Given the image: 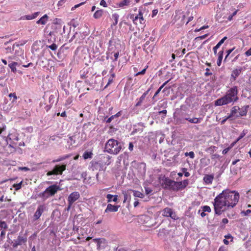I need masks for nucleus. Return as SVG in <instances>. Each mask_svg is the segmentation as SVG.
Masks as SVG:
<instances>
[{"label":"nucleus","mask_w":251,"mask_h":251,"mask_svg":"<svg viewBox=\"0 0 251 251\" xmlns=\"http://www.w3.org/2000/svg\"><path fill=\"white\" fill-rule=\"evenodd\" d=\"M239 194L235 191L225 190L214 199V206L216 214L221 215L227 207H234L239 200Z\"/></svg>","instance_id":"1"},{"label":"nucleus","mask_w":251,"mask_h":251,"mask_svg":"<svg viewBox=\"0 0 251 251\" xmlns=\"http://www.w3.org/2000/svg\"><path fill=\"white\" fill-rule=\"evenodd\" d=\"M238 92L237 86H233L226 92L224 97L217 100L215 104L221 106L236 101L238 100Z\"/></svg>","instance_id":"2"},{"label":"nucleus","mask_w":251,"mask_h":251,"mask_svg":"<svg viewBox=\"0 0 251 251\" xmlns=\"http://www.w3.org/2000/svg\"><path fill=\"white\" fill-rule=\"evenodd\" d=\"M122 148V143L114 139H109L105 146L106 151L113 154L119 153Z\"/></svg>","instance_id":"3"},{"label":"nucleus","mask_w":251,"mask_h":251,"mask_svg":"<svg viewBox=\"0 0 251 251\" xmlns=\"http://www.w3.org/2000/svg\"><path fill=\"white\" fill-rule=\"evenodd\" d=\"M59 190V186L52 185L48 187L44 192L41 193L39 196L44 199H47L50 196L54 195Z\"/></svg>","instance_id":"4"},{"label":"nucleus","mask_w":251,"mask_h":251,"mask_svg":"<svg viewBox=\"0 0 251 251\" xmlns=\"http://www.w3.org/2000/svg\"><path fill=\"white\" fill-rule=\"evenodd\" d=\"M175 119L176 121V122L177 124H184L185 120L189 121L191 123L199 124V123H200L202 120V118H196V117H193V118L187 117V118H185L184 119H180V118L177 117L176 116H175Z\"/></svg>","instance_id":"5"},{"label":"nucleus","mask_w":251,"mask_h":251,"mask_svg":"<svg viewBox=\"0 0 251 251\" xmlns=\"http://www.w3.org/2000/svg\"><path fill=\"white\" fill-rule=\"evenodd\" d=\"M165 185L169 189L177 191L180 190V185L181 184L179 182L166 178Z\"/></svg>","instance_id":"6"},{"label":"nucleus","mask_w":251,"mask_h":251,"mask_svg":"<svg viewBox=\"0 0 251 251\" xmlns=\"http://www.w3.org/2000/svg\"><path fill=\"white\" fill-rule=\"evenodd\" d=\"M66 169V165H56L53 169L47 173V175L50 176L52 175H61Z\"/></svg>","instance_id":"7"},{"label":"nucleus","mask_w":251,"mask_h":251,"mask_svg":"<svg viewBox=\"0 0 251 251\" xmlns=\"http://www.w3.org/2000/svg\"><path fill=\"white\" fill-rule=\"evenodd\" d=\"M162 215L163 217H170L173 220H177L178 217L176 215L174 210L169 207L163 209L162 211Z\"/></svg>","instance_id":"8"},{"label":"nucleus","mask_w":251,"mask_h":251,"mask_svg":"<svg viewBox=\"0 0 251 251\" xmlns=\"http://www.w3.org/2000/svg\"><path fill=\"white\" fill-rule=\"evenodd\" d=\"M88 168L91 171H100L102 169V164L100 161L92 160L90 162Z\"/></svg>","instance_id":"9"},{"label":"nucleus","mask_w":251,"mask_h":251,"mask_svg":"<svg viewBox=\"0 0 251 251\" xmlns=\"http://www.w3.org/2000/svg\"><path fill=\"white\" fill-rule=\"evenodd\" d=\"M93 242L97 243L98 250H103L107 246V242L104 238H95Z\"/></svg>","instance_id":"10"},{"label":"nucleus","mask_w":251,"mask_h":251,"mask_svg":"<svg viewBox=\"0 0 251 251\" xmlns=\"http://www.w3.org/2000/svg\"><path fill=\"white\" fill-rule=\"evenodd\" d=\"M245 70V68L243 67H238L234 69L231 73L230 80L235 81L236 78L239 76L242 71Z\"/></svg>","instance_id":"11"},{"label":"nucleus","mask_w":251,"mask_h":251,"mask_svg":"<svg viewBox=\"0 0 251 251\" xmlns=\"http://www.w3.org/2000/svg\"><path fill=\"white\" fill-rule=\"evenodd\" d=\"M45 209V206L44 205H40L38 206L37 210L33 215L34 221H36L39 219L42 213L44 212Z\"/></svg>","instance_id":"12"},{"label":"nucleus","mask_w":251,"mask_h":251,"mask_svg":"<svg viewBox=\"0 0 251 251\" xmlns=\"http://www.w3.org/2000/svg\"><path fill=\"white\" fill-rule=\"evenodd\" d=\"M5 138L7 143H8V142L9 141L10 144H15V142L19 140V138L16 133L9 134L7 137H6ZM10 146L13 147L11 144H10Z\"/></svg>","instance_id":"13"},{"label":"nucleus","mask_w":251,"mask_h":251,"mask_svg":"<svg viewBox=\"0 0 251 251\" xmlns=\"http://www.w3.org/2000/svg\"><path fill=\"white\" fill-rule=\"evenodd\" d=\"M80 197V194L78 192H73L70 194L68 198V202L70 203H74Z\"/></svg>","instance_id":"14"},{"label":"nucleus","mask_w":251,"mask_h":251,"mask_svg":"<svg viewBox=\"0 0 251 251\" xmlns=\"http://www.w3.org/2000/svg\"><path fill=\"white\" fill-rule=\"evenodd\" d=\"M26 241V238L23 236H19L17 239L13 241L12 246L14 248H16L18 246H20L25 243Z\"/></svg>","instance_id":"15"},{"label":"nucleus","mask_w":251,"mask_h":251,"mask_svg":"<svg viewBox=\"0 0 251 251\" xmlns=\"http://www.w3.org/2000/svg\"><path fill=\"white\" fill-rule=\"evenodd\" d=\"M249 108V105H245L242 106L241 108L239 107V114L238 115H236V117L246 116L248 112Z\"/></svg>","instance_id":"16"},{"label":"nucleus","mask_w":251,"mask_h":251,"mask_svg":"<svg viewBox=\"0 0 251 251\" xmlns=\"http://www.w3.org/2000/svg\"><path fill=\"white\" fill-rule=\"evenodd\" d=\"M119 207V206L118 205H113L111 204H108L107 207L104 211V212L107 213L108 212H117Z\"/></svg>","instance_id":"17"},{"label":"nucleus","mask_w":251,"mask_h":251,"mask_svg":"<svg viewBox=\"0 0 251 251\" xmlns=\"http://www.w3.org/2000/svg\"><path fill=\"white\" fill-rule=\"evenodd\" d=\"M239 107L238 106H233L231 110L230 114L227 116V118H230L233 116H236L237 114V113H239Z\"/></svg>","instance_id":"18"},{"label":"nucleus","mask_w":251,"mask_h":251,"mask_svg":"<svg viewBox=\"0 0 251 251\" xmlns=\"http://www.w3.org/2000/svg\"><path fill=\"white\" fill-rule=\"evenodd\" d=\"M227 39L226 36L224 37L223 39H222L218 44L213 47V50L215 54H217V51L218 49L220 48V47L224 43L225 41Z\"/></svg>","instance_id":"19"},{"label":"nucleus","mask_w":251,"mask_h":251,"mask_svg":"<svg viewBox=\"0 0 251 251\" xmlns=\"http://www.w3.org/2000/svg\"><path fill=\"white\" fill-rule=\"evenodd\" d=\"M48 19V16L47 14H45L43 17H42L39 20H38L36 23L37 24H41L44 25L47 23Z\"/></svg>","instance_id":"20"},{"label":"nucleus","mask_w":251,"mask_h":251,"mask_svg":"<svg viewBox=\"0 0 251 251\" xmlns=\"http://www.w3.org/2000/svg\"><path fill=\"white\" fill-rule=\"evenodd\" d=\"M224 54V50H220L218 53V59L217 61V64L218 66H220L221 65L222 61L223 58Z\"/></svg>","instance_id":"21"},{"label":"nucleus","mask_w":251,"mask_h":251,"mask_svg":"<svg viewBox=\"0 0 251 251\" xmlns=\"http://www.w3.org/2000/svg\"><path fill=\"white\" fill-rule=\"evenodd\" d=\"M106 198L107 199V201L108 202L111 201L116 202L118 200V196L117 195H112L111 194H107L106 195Z\"/></svg>","instance_id":"22"},{"label":"nucleus","mask_w":251,"mask_h":251,"mask_svg":"<svg viewBox=\"0 0 251 251\" xmlns=\"http://www.w3.org/2000/svg\"><path fill=\"white\" fill-rule=\"evenodd\" d=\"M103 11L102 9L97 10L94 14L93 17L95 19L100 18L103 15Z\"/></svg>","instance_id":"23"},{"label":"nucleus","mask_w":251,"mask_h":251,"mask_svg":"<svg viewBox=\"0 0 251 251\" xmlns=\"http://www.w3.org/2000/svg\"><path fill=\"white\" fill-rule=\"evenodd\" d=\"M146 97L142 95L139 99H137L136 100L137 101V103L135 104L136 107H138L141 105V104L143 103L145 100Z\"/></svg>","instance_id":"24"},{"label":"nucleus","mask_w":251,"mask_h":251,"mask_svg":"<svg viewBox=\"0 0 251 251\" xmlns=\"http://www.w3.org/2000/svg\"><path fill=\"white\" fill-rule=\"evenodd\" d=\"M18 65V63L16 62H12L8 64V66L11 69V70L13 73H15L17 71L16 66Z\"/></svg>","instance_id":"25"},{"label":"nucleus","mask_w":251,"mask_h":251,"mask_svg":"<svg viewBox=\"0 0 251 251\" xmlns=\"http://www.w3.org/2000/svg\"><path fill=\"white\" fill-rule=\"evenodd\" d=\"M213 177L211 175H206L203 177V180L207 184L212 183Z\"/></svg>","instance_id":"26"},{"label":"nucleus","mask_w":251,"mask_h":251,"mask_svg":"<svg viewBox=\"0 0 251 251\" xmlns=\"http://www.w3.org/2000/svg\"><path fill=\"white\" fill-rule=\"evenodd\" d=\"M93 153L91 151H86L83 154L84 159H91L92 158Z\"/></svg>","instance_id":"27"},{"label":"nucleus","mask_w":251,"mask_h":251,"mask_svg":"<svg viewBox=\"0 0 251 251\" xmlns=\"http://www.w3.org/2000/svg\"><path fill=\"white\" fill-rule=\"evenodd\" d=\"M179 183L181 184L180 185V190H182V189L185 188L188 185L189 181L188 179H185V180H183V181L179 182Z\"/></svg>","instance_id":"28"},{"label":"nucleus","mask_w":251,"mask_h":251,"mask_svg":"<svg viewBox=\"0 0 251 251\" xmlns=\"http://www.w3.org/2000/svg\"><path fill=\"white\" fill-rule=\"evenodd\" d=\"M6 126L5 125H3L1 127H0V134L3 138H6V134L4 133Z\"/></svg>","instance_id":"29"},{"label":"nucleus","mask_w":251,"mask_h":251,"mask_svg":"<svg viewBox=\"0 0 251 251\" xmlns=\"http://www.w3.org/2000/svg\"><path fill=\"white\" fill-rule=\"evenodd\" d=\"M133 196L135 197L143 198L144 196V195L138 191L133 190Z\"/></svg>","instance_id":"30"},{"label":"nucleus","mask_w":251,"mask_h":251,"mask_svg":"<svg viewBox=\"0 0 251 251\" xmlns=\"http://www.w3.org/2000/svg\"><path fill=\"white\" fill-rule=\"evenodd\" d=\"M130 2V0H124L119 3V7H124L125 6L128 5Z\"/></svg>","instance_id":"31"},{"label":"nucleus","mask_w":251,"mask_h":251,"mask_svg":"<svg viewBox=\"0 0 251 251\" xmlns=\"http://www.w3.org/2000/svg\"><path fill=\"white\" fill-rule=\"evenodd\" d=\"M225 239H224L223 242H224V244L226 245H228L229 244V241H228V239H230L231 241H232L233 238L230 234H228L227 235H226L225 236Z\"/></svg>","instance_id":"32"},{"label":"nucleus","mask_w":251,"mask_h":251,"mask_svg":"<svg viewBox=\"0 0 251 251\" xmlns=\"http://www.w3.org/2000/svg\"><path fill=\"white\" fill-rule=\"evenodd\" d=\"M143 14H142L141 11L139 10L138 14L133 18V22L135 23V22L138 19H142L143 20Z\"/></svg>","instance_id":"33"},{"label":"nucleus","mask_w":251,"mask_h":251,"mask_svg":"<svg viewBox=\"0 0 251 251\" xmlns=\"http://www.w3.org/2000/svg\"><path fill=\"white\" fill-rule=\"evenodd\" d=\"M112 18L114 19V22L113 23V25H116L118 23V19L119 18V16L118 14L117 13H114L112 15Z\"/></svg>","instance_id":"34"},{"label":"nucleus","mask_w":251,"mask_h":251,"mask_svg":"<svg viewBox=\"0 0 251 251\" xmlns=\"http://www.w3.org/2000/svg\"><path fill=\"white\" fill-rule=\"evenodd\" d=\"M184 155L185 156H189L192 159L195 157V153L193 151L186 152L185 153Z\"/></svg>","instance_id":"35"},{"label":"nucleus","mask_w":251,"mask_h":251,"mask_svg":"<svg viewBox=\"0 0 251 251\" xmlns=\"http://www.w3.org/2000/svg\"><path fill=\"white\" fill-rule=\"evenodd\" d=\"M22 181L20 183L14 184L13 185V187L16 190H18L22 187Z\"/></svg>","instance_id":"36"},{"label":"nucleus","mask_w":251,"mask_h":251,"mask_svg":"<svg viewBox=\"0 0 251 251\" xmlns=\"http://www.w3.org/2000/svg\"><path fill=\"white\" fill-rule=\"evenodd\" d=\"M201 208L204 212H210L211 211L210 207L207 205L203 206L201 207Z\"/></svg>","instance_id":"37"},{"label":"nucleus","mask_w":251,"mask_h":251,"mask_svg":"<svg viewBox=\"0 0 251 251\" xmlns=\"http://www.w3.org/2000/svg\"><path fill=\"white\" fill-rule=\"evenodd\" d=\"M22 19L26 20H30L34 19L33 18V17H32V14H31V15H25V16L23 17Z\"/></svg>","instance_id":"38"},{"label":"nucleus","mask_w":251,"mask_h":251,"mask_svg":"<svg viewBox=\"0 0 251 251\" xmlns=\"http://www.w3.org/2000/svg\"><path fill=\"white\" fill-rule=\"evenodd\" d=\"M0 227L3 229L6 228L7 226L6 223L4 221H0Z\"/></svg>","instance_id":"39"},{"label":"nucleus","mask_w":251,"mask_h":251,"mask_svg":"<svg viewBox=\"0 0 251 251\" xmlns=\"http://www.w3.org/2000/svg\"><path fill=\"white\" fill-rule=\"evenodd\" d=\"M187 171V169L186 168H184L182 169V171L183 173H184L185 176L188 177L190 176V174Z\"/></svg>","instance_id":"40"},{"label":"nucleus","mask_w":251,"mask_h":251,"mask_svg":"<svg viewBox=\"0 0 251 251\" xmlns=\"http://www.w3.org/2000/svg\"><path fill=\"white\" fill-rule=\"evenodd\" d=\"M47 47L52 50H55L57 49V46L55 44H52L50 46H47Z\"/></svg>","instance_id":"41"},{"label":"nucleus","mask_w":251,"mask_h":251,"mask_svg":"<svg viewBox=\"0 0 251 251\" xmlns=\"http://www.w3.org/2000/svg\"><path fill=\"white\" fill-rule=\"evenodd\" d=\"M208 36V34H204L203 35H202V36H199V37H196L195 39V41H198L199 40H202V39H205L207 36Z\"/></svg>","instance_id":"42"},{"label":"nucleus","mask_w":251,"mask_h":251,"mask_svg":"<svg viewBox=\"0 0 251 251\" xmlns=\"http://www.w3.org/2000/svg\"><path fill=\"white\" fill-rule=\"evenodd\" d=\"M144 188H145L146 194L147 195H149L152 192V190L148 187H144Z\"/></svg>","instance_id":"43"},{"label":"nucleus","mask_w":251,"mask_h":251,"mask_svg":"<svg viewBox=\"0 0 251 251\" xmlns=\"http://www.w3.org/2000/svg\"><path fill=\"white\" fill-rule=\"evenodd\" d=\"M250 213H251V210L250 209H248L246 211H243L241 212V214L244 216H248Z\"/></svg>","instance_id":"44"},{"label":"nucleus","mask_w":251,"mask_h":251,"mask_svg":"<svg viewBox=\"0 0 251 251\" xmlns=\"http://www.w3.org/2000/svg\"><path fill=\"white\" fill-rule=\"evenodd\" d=\"M5 231L4 230H2L0 233V242L1 241H2L5 238Z\"/></svg>","instance_id":"45"},{"label":"nucleus","mask_w":251,"mask_h":251,"mask_svg":"<svg viewBox=\"0 0 251 251\" xmlns=\"http://www.w3.org/2000/svg\"><path fill=\"white\" fill-rule=\"evenodd\" d=\"M147 67H148V66L146 68L144 69L142 71L137 73L135 74V76H137V75H142L145 74V73H146V69H147Z\"/></svg>","instance_id":"46"},{"label":"nucleus","mask_w":251,"mask_h":251,"mask_svg":"<svg viewBox=\"0 0 251 251\" xmlns=\"http://www.w3.org/2000/svg\"><path fill=\"white\" fill-rule=\"evenodd\" d=\"M115 118H116L114 116V115H112L111 117H110L109 118H108L107 119V120H106V122L107 123H110L111 122L112 120L114 119Z\"/></svg>","instance_id":"47"},{"label":"nucleus","mask_w":251,"mask_h":251,"mask_svg":"<svg viewBox=\"0 0 251 251\" xmlns=\"http://www.w3.org/2000/svg\"><path fill=\"white\" fill-rule=\"evenodd\" d=\"M163 88L161 87H160L158 90L156 91V92L155 93L152 99H154V98L157 96L158 95V94L160 93V92L161 91V90Z\"/></svg>","instance_id":"48"},{"label":"nucleus","mask_w":251,"mask_h":251,"mask_svg":"<svg viewBox=\"0 0 251 251\" xmlns=\"http://www.w3.org/2000/svg\"><path fill=\"white\" fill-rule=\"evenodd\" d=\"M84 3H85V2H81V3H80L78 4H76V5H75L74 7H73L72 8V9H71V10H75V9H76V8H77V7H79L80 6H81V5H82L84 4Z\"/></svg>","instance_id":"49"},{"label":"nucleus","mask_w":251,"mask_h":251,"mask_svg":"<svg viewBox=\"0 0 251 251\" xmlns=\"http://www.w3.org/2000/svg\"><path fill=\"white\" fill-rule=\"evenodd\" d=\"M18 170L19 171H27L29 170V169L26 167H20L18 168Z\"/></svg>","instance_id":"50"},{"label":"nucleus","mask_w":251,"mask_h":251,"mask_svg":"<svg viewBox=\"0 0 251 251\" xmlns=\"http://www.w3.org/2000/svg\"><path fill=\"white\" fill-rule=\"evenodd\" d=\"M68 142L71 145H73V144H74L75 142V140H74V137H70Z\"/></svg>","instance_id":"51"},{"label":"nucleus","mask_w":251,"mask_h":251,"mask_svg":"<svg viewBox=\"0 0 251 251\" xmlns=\"http://www.w3.org/2000/svg\"><path fill=\"white\" fill-rule=\"evenodd\" d=\"M9 97L10 98H13L14 99V100H16L17 99V97L16 96V95L15 93H10L9 94Z\"/></svg>","instance_id":"52"},{"label":"nucleus","mask_w":251,"mask_h":251,"mask_svg":"<svg viewBox=\"0 0 251 251\" xmlns=\"http://www.w3.org/2000/svg\"><path fill=\"white\" fill-rule=\"evenodd\" d=\"M231 149V147H228V148L224 149L223 151H222V153L223 154H226V153H227L228 152V151Z\"/></svg>","instance_id":"53"},{"label":"nucleus","mask_w":251,"mask_h":251,"mask_svg":"<svg viewBox=\"0 0 251 251\" xmlns=\"http://www.w3.org/2000/svg\"><path fill=\"white\" fill-rule=\"evenodd\" d=\"M67 0H60L58 2V6H61L63 5V4L67 1Z\"/></svg>","instance_id":"54"},{"label":"nucleus","mask_w":251,"mask_h":251,"mask_svg":"<svg viewBox=\"0 0 251 251\" xmlns=\"http://www.w3.org/2000/svg\"><path fill=\"white\" fill-rule=\"evenodd\" d=\"M100 5L104 7H106L107 6L106 1L104 0H101L100 1Z\"/></svg>","instance_id":"55"},{"label":"nucleus","mask_w":251,"mask_h":251,"mask_svg":"<svg viewBox=\"0 0 251 251\" xmlns=\"http://www.w3.org/2000/svg\"><path fill=\"white\" fill-rule=\"evenodd\" d=\"M245 55L247 56H250L251 55V48L245 52Z\"/></svg>","instance_id":"56"},{"label":"nucleus","mask_w":251,"mask_h":251,"mask_svg":"<svg viewBox=\"0 0 251 251\" xmlns=\"http://www.w3.org/2000/svg\"><path fill=\"white\" fill-rule=\"evenodd\" d=\"M209 71H210V70L208 68L206 69V72L205 73V76H209V75H212V73H210Z\"/></svg>","instance_id":"57"},{"label":"nucleus","mask_w":251,"mask_h":251,"mask_svg":"<svg viewBox=\"0 0 251 251\" xmlns=\"http://www.w3.org/2000/svg\"><path fill=\"white\" fill-rule=\"evenodd\" d=\"M119 55V53L118 51L114 53V61H116L117 60Z\"/></svg>","instance_id":"58"},{"label":"nucleus","mask_w":251,"mask_h":251,"mask_svg":"<svg viewBox=\"0 0 251 251\" xmlns=\"http://www.w3.org/2000/svg\"><path fill=\"white\" fill-rule=\"evenodd\" d=\"M128 149L130 151H133V145L132 143H131V142L129 143V147H128Z\"/></svg>","instance_id":"59"},{"label":"nucleus","mask_w":251,"mask_h":251,"mask_svg":"<svg viewBox=\"0 0 251 251\" xmlns=\"http://www.w3.org/2000/svg\"><path fill=\"white\" fill-rule=\"evenodd\" d=\"M40 12H36L32 14V16L33 17V18L35 19L40 14Z\"/></svg>","instance_id":"60"},{"label":"nucleus","mask_w":251,"mask_h":251,"mask_svg":"<svg viewBox=\"0 0 251 251\" xmlns=\"http://www.w3.org/2000/svg\"><path fill=\"white\" fill-rule=\"evenodd\" d=\"M170 87H166L164 88V89L163 90L162 92H165L166 91H167V93L168 94H169L170 93Z\"/></svg>","instance_id":"61"},{"label":"nucleus","mask_w":251,"mask_h":251,"mask_svg":"<svg viewBox=\"0 0 251 251\" xmlns=\"http://www.w3.org/2000/svg\"><path fill=\"white\" fill-rule=\"evenodd\" d=\"M222 223L223 224H224V225L226 224H227V223H228V219H226V218H224V219L222 220Z\"/></svg>","instance_id":"62"},{"label":"nucleus","mask_w":251,"mask_h":251,"mask_svg":"<svg viewBox=\"0 0 251 251\" xmlns=\"http://www.w3.org/2000/svg\"><path fill=\"white\" fill-rule=\"evenodd\" d=\"M245 135V134L244 133H242L241 134L240 136L237 139V141H239Z\"/></svg>","instance_id":"63"},{"label":"nucleus","mask_w":251,"mask_h":251,"mask_svg":"<svg viewBox=\"0 0 251 251\" xmlns=\"http://www.w3.org/2000/svg\"><path fill=\"white\" fill-rule=\"evenodd\" d=\"M234 48H233L232 49H229L226 50V53L227 54V55H229V54L232 52V51L234 50Z\"/></svg>","instance_id":"64"}]
</instances>
